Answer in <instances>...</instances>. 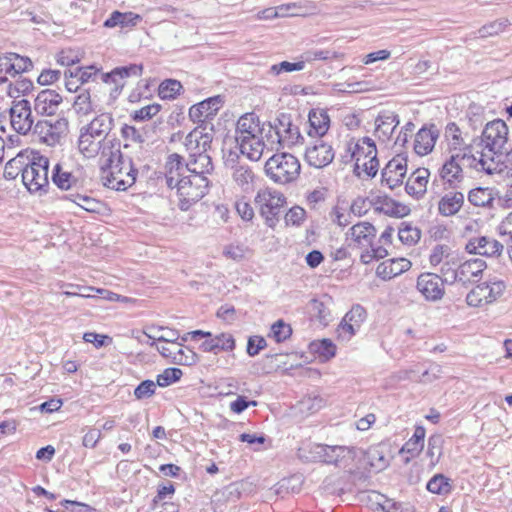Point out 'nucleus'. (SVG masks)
I'll list each match as a JSON object with an SVG mask.
<instances>
[{
  "label": "nucleus",
  "instance_id": "680f3d73",
  "mask_svg": "<svg viewBox=\"0 0 512 512\" xmlns=\"http://www.w3.org/2000/svg\"><path fill=\"white\" fill-rule=\"evenodd\" d=\"M366 316V310L361 305H354L350 311L345 314L343 319L360 329L362 323L366 319Z\"/></svg>",
  "mask_w": 512,
  "mask_h": 512
},
{
  "label": "nucleus",
  "instance_id": "4be33fe9",
  "mask_svg": "<svg viewBox=\"0 0 512 512\" xmlns=\"http://www.w3.org/2000/svg\"><path fill=\"white\" fill-rule=\"evenodd\" d=\"M274 127L278 129V133H280V138H282L284 145L290 147L304 142V137L299 127L293 123L290 114L281 113L275 119Z\"/></svg>",
  "mask_w": 512,
  "mask_h": 512
},
{
  "label": "nucleus",
  "instance_id": "4468645a",
  "mask_svg": "<svg viewBox=\"0 0 512 512\" xmlns=\"http://www.w3.org/2000/svg\"><path fill=\"white\" fill-rule=\"evenodd\" d=\"M9 116L11 126L18 134L26 135L30 132L34 121L28 100H13L9 108Z\"/></svg>",
  "mask_w": 512,
  "mask_h": 512
},
{
  "label": "nucleus",
  "instance_id": "9d476101",
  "mask_svg": "<svg viewBox=\"0 0 512 512\" xmlns=\"http://www.w3.org/2000/svg\"><path fill=\"white\" fill-rule=\"evenodd\" d=\"M509 129L506 123L501 119L493 120L486 124L481 135V142L484 149L479 155H496L504 149L508 140Z\"/></svg>",
  "mask_w": 512,
  "mask_h": 512
},
{
  "label": "nucleus",
  "instance_id": "f257e3e1",
  "mask_svg": "<svg viewBox=\"0 0 512 512\" xmlns=\"http://www.w3.org/2000/svg\"><path fill=\"white\" fill-rule=\"evenodd\" d=\"M165 169L167 186L177 189L179 208L182 211H187L208 192V178L179 171V154L173 153L168 156Z\"/></svg>",
  "mask_w": 512,
  "mask_h": 512
},
{
  "label": "nucleus",
  "instance_id": "f8f14e48",
  "mask_svg": "<svg viewBox=\"0 0 512 512\" xmlns=\"http://www.w3.org/2000/svg\"><path fill=\"white\" fill-rule=\"evenodd\" d=\"M506 286L503 281H489L478 284L466 296V303L472 307H480L492 303L500 297Z\"/></svg>",
  "mask_w": 512,
  "mask_h": 512
},
{
  "label": "nucleus",
  "instance_id": "5fc2aeb1",
  "mask_svg": "<svg viewBox=\"0 0 512 512\" xmlns=\"http://www.w3.org/2000/svg\"><path fill=\"white\" fill-rule=\"evenodd\" d=\"M509 25V21L506 18H501L495 21H492L488 24L483 25L479 30L480 37H490L494 35H498Z\"/></svg>",
  "mask_w": 512,
  "mask_h": 512
},
{
  "label": "nucleus",
  "instance_id": "0e129e2a",
  "mask_svg": "<svg viewBox=\"0 0 512 512\" xmlns=\"http://www.w3.org/2000/svg\"><path fill=\"white\" fill-rule=\"evenodd\" d=\"M160 110H161L160 104H156V103L150 104V105L142 107L139 110L134 111V113L132 114V118L135 121L149 120L152 117H154L155 115H157Z\"/></svg>",
  "mask_w": 512,
  "mask_h": 512
},
{
  "label": "nucleus",
  "instance_id": "de8ad7c7",
  "mask_svg": "<svg viewBox=\"0 0 512 512\" xmlns=\"http://www.w3.org/2000/svg\"><path fill=\"white\" fill-rule=\"evenodd\" d=\"M429 492L437 495H447L452 490L451 480L444 474H435L427 483Z\"/></svg>",
  "mask_w": 512,
  "mask_h": 512
},
{
  "label": "nucleus",
  "instance_id": "09e8293b",
  "mask_svg": "<svg viewBox=\"0 0 512 512\" xmlns=\"http://www.w3.org/2000/svg\"><path fill=\"white\" fill-rule=\"evenodd\" d=\"M364 455L367 463L375 471H382L389 464L384 452L379 447H370Z\"/></svg>",
  "mask_w": 512,
  "mask_h": 512
},
{
  "label": "nucleus",
  "instance_id": "f704fd0d",
  "mask_svg": "<svg viewBox=\"0 0 512 512\" xmlns=\"http://www.w3.org/2000/svg\"><path fill=\"white\" fill-rule=\"evenodd\" d=\"M310 129L309 136L322 138L329 130L330 117L327 111L323 109H312L308 115Z\"/></svg>",
  "mask_w": 512,
  "mask_h": 512
},
{
  "label": "nucleus",
  "instance_id": "4d7b16f0",
  "mask_svg": "<svg viewBox=\"0 0 512 512\" xmlns=\"http://www.w3.org/2000/svg\"><path fill=\"white\" fill-rule=\"evenodd\" d=\"M304 69V61L288 62L282 61L278 64H274L269 68L268 73L274 76L281 74L282 72H294L301 71Z\"/></svg>",
  "mask_w": 512,
  "mask_h": 512
},
{
  "label": "nucleus",
  "instance_id": "1a4fd4ad",
  "mask_svg": "<svg viewBox=\"0 0 512 512\" xmlns=\"http://www.w3.org/2000/svg\"><path fill=\"white\" fill-rule=\"evenodd\" d=\"M143 73L142 64H129L119 66L110 72L100 74L101 81L109 87V103L115 102L121 95L126 85V80L130 77H140Z\"/></svg>",
  "mask_w": 512,
  "mask_h": 512
},
{
  "label": "nucleus",
  "instance_id": "f03ea898",
  "mask_svg": "<svg viewBox=\"0 0 512 512\" xmlns=\"http://www.w3.org/2000/svg\"><path fill=\"white\" fill-rule=\"evenodd\" d=\"M106 168H103V184L117 191H125L136 182L138 170L134 167L132 159L124 155L119 149L110 151Z\"/></svg>",
  "mask_w": 512,
  "mask_h": 512
},
{
  "label": "nucleus",
  "instance_id": "ddd939ff",
  "mask_svg": "<svg viewBox=\"0 0 512 512\" xmlns=\"http://www.w3.org/2000/svg\"><path fill=\"white\" fill-rule=\"evenodd\" d=\"M480 169L488 175L509 176L512 174V148L496 155H479Z\"/></svg>",
  "mask_w": 512,
  "mask_h": 512
},
{
  "label": "nucleus",
  "instance_id": "603ef678",
  "mask_svg": "<svg viewBox=\"0 0 512 512\" xmlns=\"http://www.w3.org/2000/svg\"><path fill=\"white\" fill-rule=\"evenodd\" d=\"M182 89V85L179 81L174 79L164 80L158 88V94L161 99H174Z\"/></svg>",
  "mask_w": 512,
  "mask_h": 512
},
{
  "label": "nucleus",
  "instance_id": "3c124183",
  "mask_svg": "<svg viewBox=\"0 0 512 512\" xmlns=\"http://www.w3.org/2000/svg\"><path fill=\"white\" fill-rule=\"evenodd\" d=\"M198 361L197 354L189 347L180 346L172 356V363L177 365L192 366Z\"/></svg>",
  "mask_w": 512,
  "mask_h": 512
},
{
  "label": "nucleus",
  "instance_id": "774afa93",
  "mask_svg": "<svg viewBox=\"0 0 512 512\" xmlns=\"http://www.w3.org/2000/svg\"><path fill=\"white\" fill-rule=\"evenodd\" d=\"M306 216V211L300 206L292 207L285 214V223L287 225L299 226L302 224Z\"/></svg>",
  "mask_w": 512,
  "mask_h": 512
},
{
  "label": "nucleus",
  "instance_id": "dca6fc26",
  "mask_svg": "<svg viewBox=\"0 0 512 512\" xmlns=\"http://www.w3.org/2000/svg\"><path fill=\"white\" fill-rule=\"evenodd\" d=\"M407 172V158L402 154L393 157L382 170V183L395 189L403 183Z\"/></svg>",
  "mask_w": 512,
  "mask_h": 512
},
{
  "label": "nucleus",
  "instance_id": "39448f33",
  "mask_svg": "<svg viewBox=\"0 0 512 512\" xmlns=\"http://www.w3.org/2000/svg\"><path fill=\"white\" fill-rule=\"evenodd\" d=\"M28 154L23 170V184L32 193L45 191L49 186V160L37 151H29Z\"/></svg>",
  "mask_w": 512,
  "mask_h": 512
},
{
  "label": "nucleus",
  "instance_id": "b1692460",
  "mask_svg": "<svg viewBox=\"0 0 512 512\" xmlns=\"http://www.w3.org/2000/svg\"><path fill=\"white\" fill-rule=\"evenodd\" d=\"M465 249L470 254L493 257L501 254L503 245L492 237L479 236L471 238L467 242Z\"/></svg>",
  "mask_w": 512,
  "mask_h": 512
},
{
  "label": "nucleus",
  "instance_id": "c756f323",
  "mask_svg": "<svg viewBox=\"0 0 512 512\" xmlns=\"http://www.w3.org/2000/svg\"><path fill=\"white\" fill-rule=\"evenodd\" d=\"M439 136V131L435 125H431L429 128H421L414 140V150L418 155H427L430 153L436 143Z\"/></svg>",
  "mask_w": 512,
  "mask_h": 512
},
{
  "label": "nucleus",
  "instance_id": "7c9ffc66",
  "mask_svg": "<svg viewBox=\"0 0 512 512\" xmlns=\"http://www.w3.org/2000/svg\"><path fill=\"white\" fill-rule=\"evenodd\" d=\"M411 262L406 258L389 259L381 262L376 268V275L383 280H390L409 270Z\"/></svg>",
  "mask_w": 512,
  "mask_h": 512
},
{
  "label": "nucleus",
  "instance_id": "e433bc0d",
  "mask_svg": "<svg viewBox=\"0 0 512 512\" xmlns=\"http://www.w3.org/2000/svg\"><path fill=\"white\" fill-rule=\"evenodd\" d=\"M429 176L430 171L427 168L416 169L406 182L407 193L417 198L421 197L426 192Z\"/></svg>",
  "mask_w": 512,
  "mask_h": 512
},
{
  "label": "nucleus",
  "instance_id": "c03bdc74",
  "mask_svg": "<svg viewBox=\"0 0 512 512\" xmlns=\"http://www.w3.org/2000/svg\"><path fill=\"white\" fill-rule=\"evenodd\" d=\"M29 151H21L14 158L10 159L4 168V177L7 180L15 179L20 173L23 176Z\"/></svg>",
  "mask_w": 512,
  "mask_h": 512
},
{
  "label": "nucleus",
  "instance_id": "a19ab883",
  "mask_svg": "<svg viewBox=\"0 0 512 512\" xmlns=\"http://www.w3.org/2000/svg\"><path fill=\"white\" fill-rule=\"evenodd\" d=\"M266 147L263 134L255 135L248 139V143L239 146L240 152L252 161L261 159Z\"/></svg>",
  "mask_w": 512,
  "mask_h": 512
},
{
  "label": "nucleus",
  "instance_id": "5701e85b",
  "mask_svg": "<svg viewBox=\"0 0 512 512\" xmlns=\"http://www.w3.org/2000/svg\"><path fill=\"white\" fill-rule=\"evenodd\" d=\"M174 495L173 483L158 485L157 494L149 505V512H178L179 506L172 501Z\"/></svg>",
  "mask_w": 512,
  "mask_h": 512
},
{
  "label": "nucleus",
  "instance_id": "864d4df0",
  "mask_svg": "<svg viewBox=\"0 0 512 512\" xmlns=\"http://www.w3.org/2000/svg\"><path fill=\"white\" fill-rule=\"evenodd\" d=\"M263 136L265 138V144L267 149L269 150H278L280 147H285L284 142H282V138H280V133H278V129H275L274 124L268 123L265 124V131L263 132Z\"/></svg>",
  "mask_w": 512,
  "mask_h": 512
},
{
  "label": "nucleus",
  "instance_id": "72a5a7b5",
  "mask_svg": "<svg viewBox=\"0 0 512 512\" xmlns=\"http://www.w3.org/2000/svg\"><path fill=\"white\" fill-rule=\"evenodd\" d=\"M235 348V340L230 333H220L210 336L200 345L203 352L218 354L220 351H232Z\"/></svg>",
  "mask_w": 512,
  "mask_h": 512
},
{
  "label": "nucleus",
  "instance_id": "2f4dec72",
  "mask_svg": "<svg viewBox=\"0 0 512 512\" xmlns=\"http://www.w3.org/2000/svg\"><path fill=\"white\" fill-rule=\"evenodd\" d=\"M213 136L211 133H203L194 129L185 138V146L189 154H207L211 148Z\"/></svg>",
  "mask_w": 512,
  "mask_h": 512
},
{
  "label": "nucleus",
  "instance_id": "c85d7f7f",
  "mask_svg": "<svg viewBox=\"0 0 512 512\" xmlns=\"http://www.w3.org/2000/svg\"><path fill=\"white\" fill-rule=\"evenodd\" d=\"M231 169L232 179L242 192L249 193L254 190L257 176L249 165L238 162Z\"/></svg>",
  "mask_w": 512,
  "mask_h": 512
},
{
  "label": "nucleus",
  "instance_id": "7ed1b4c3",
  "mask_svg": "<svg viewBox=\"0 0 512 512\" xmlns=\"http://www.w3.org/2000/svg\"><path fill=\"white\" fill-rule=\"evenodd\" d=\"M376 228L369 222L363 221L354 224L347 232L348 246L364 249L360 255L363 264H370L373 260L383 259L388 251L381 245H375Z\"/></svg>",
  "mask_w": 512,
  "mask_h": 512
},
{
  "label": "nucleus",
  "instance_id": "aec40b11",
  "mask_svg": "<svg viewBox=\"0 0 512 512\" xmlns=\"http://www.w3.org/2000/svg\"><path fill=\"white\" fill-rule=\"evenodd\" d=\"M444 278L435 273H423L417 279V289L430 301H437L444 296Z\"/></svg>",
  "mask_w": 512,
  "mask_h": 512
},
{
  "label": "nucleus",
  "instance_id": "ea45409f",
  "mask_svg": "<svg viewBox=\"0 0 512 512\" xmlns=\"http://www.w3.org/2000/svg\"><path fill=\"white\" fill-rule=\"evenodd\" d=\"M63 198L90 213L100 214L104 208L103 202L86 194L68 193Z\"/></svg>",
  "mask_w": 512,
  "mask_h": 512
},
{
  "label": "nucleus",
  "instance_id": "0eeeda50",
  "mask_svg": "<svg viewBox=\"0 0 512 512\" xmlns=\"http://www.w3.org/2000/svg\"><path fill=\"white\" fill-rule=\"evenodd\" d=\"M254 202L260 215L265 219L266 225L274 228L279 222L281 209L286 202L284 195L277 190L266 187L257 192Z\"/></svg>",
  "mask_w": 512,
  "mask_h": 512
},
{
  "label": "nucleus",
  "instance_id": "423d86ee",
  "mask_svg": "<svg viewBox=\"0 0 512 512\" xmlns=\"http://www.w3.org/2000/svg\"><path fill=\"white\" fill-rule=\"evenodd\" d=\"M300 169L299 160L289 153L275 154L265 164L267 176L279 184H286L296 180L300 174Z\"/></svg>",
  "mask_w": 512,
  "mask_h": 512
},
{
  "label": "nucleus",
  "instance_id": "58836bf2",
  "mask_svg": "<svg viewBox=\"0 0 512 512\" xmlns=\"http://www.w3.org/2000/svg\"><path fill=\"white\" fill-rule=\"evenodd\" d=\"M98 104L92 98L90 90H80L73 102V109L79 116H88L97 112Z\"/></svg>",
  "mask_w": 512,
  "mask_h": 512
},
{
  "label": "nucleus",
  "instance_id": "a18cd8bd",
  "mask_svg": "<svg viewBox=\"0 0 512 512\" xmlns=\"http://www.w3.org/2000/svg\"><path fill=\"white\" fill-rule=\"evenodd\" d=\"M52 181L61 190H70L78 184V179L72 173L64 171L59 163L53 167Z\"/></svg>",
  "mask_w": 512,
  "mask_h": 512
},
{
  "label": "nucleus",
  "instance_id": "9b49d317",
  "mask_svg": "<svg viewBox=\"0 0 512 512\" xmlns=\"http://www.w3.org/2000/svg\"><path fill=\"white\" fill-rule=\"evenodd\" d=\"M360 168L369 177H374L378 172L379 161L376 144L369 137H363L356 142L355 171Z\"/></svg>",
  "mask_w": 512,
  "mask_h": 512
},
{
  "label": "nucleus",
  "instance_id": "f3484780",
  "mask_svg": "<svg viewBox=\"0 0 512 512\" xmlns=\"http://www.w3.org/2000/svg\"><path fill=\"white\" fill-rule=\"evenodd\" d=\"M224 98L221 95L209 97L189 109V117L194 123L212 120L222 108Z\"/></svg>",
  "mask_w": 512,
  "mask_h": 512
},
{
  "label": "nucleus",
  "instance_id": "8fccbe9b",
  "mask_svg": "<svg viewBox=\"0 0 512 512\" xmlns=\"http://www.w3.org/2000/svg\"><path fill=\"white\" fill-rule=\"evenodd\" d=\"M399 240L406 245L416 244L421 237V231L411 223L402 222L398 229Z\"/></svg>",
  "mask_w": 512,
  "mask_h": 512
},
{
  "label": "nucleus",
  "instance_id": "338daca9",
  "mask_svg": "<svg viewBox=\"0 0 512 512\" xmlns=\"http://www.w3.org/2000/svg\"><path fill=\"white\" fill-rule=\"evenodd\" d=\"M374 205H376L375 209L377 211L384 212L385 214L388 215H398V204L388 197H377L376 201L374 202Z\"/></svg>",
  "mask_w": 512,
  "mask_h": 512
},
{
  "label": "nucleus",
  "instance_id": "37998d69",
  "mask_svg": "<svg viewBox=\"0 0 512 512\" xmlns=\"http://www.w3.org/2000/svg\"><path fill=\"white\" fill-rule=\"evenodd\" d=\"M100 69L95 65H89L86 67H76L75 69H67L64 72L66 78H77L80 84L84 85L91 81H95L98 77L100 78Z\"/></svg>",
  "mask_w": 512,
  "mask_h": 512
},
{
  "label": "nucleus",
  "instance_id": "2eb2a0df",
  "mask_svg": "<svg viewBox=\"0 0 512 512\" xmlns=\"http://www.w3.org/2000/svg\"><path fill=\"white\" fill-rule=\"evenodd\" d=\"M265 131V123L261 125L259 117L255 113H246L242 115L235 128V141L237 146L248 143V139Z\"/></svg>",
  "mask_w": 512,
  "mask_h": 512
},
{
  "label": "nucleus",
  "instance_id": "bb28decb",
  "mask_svg": "<svg viewBox=\"0 0 512 512\" xmlns=\"http://www.w3.org/2000/svg\"><path fill=\"white\" fill-rule=\"evenodd\" d=\"M114 125V119L109 113H101L97 115L90 123L83 126L90 135L96 137V140H100L106 143L107 146L111 144V140H108V135L111 132Z\"/></svg>",
  "mask_w": 512,
  "mask_h": 512
},
{
  "label": "nucleus",
  "instance_id": "6e6552de",
  "mask_svg": "<svg viewBox=\"0 0 512 512\" xmlns=\"http://www.w3.org/2000/svg\"><path fill=\"white\" fill-rule=\"evenodd\" d=\"M460 258L459 252L449 245L437 244L431 250L429 261L432 266L441 265L439 270L441 277L446 284L452 285L456 283V270L460 265Z\"/></svg>",
  "mask_w": 512,
  "mask_h": 512
},
{
  "label": "nucleus",
  "instance_id": "052dcab7",
  "mask_svg": "<svg viewBox=\"0 0 512 512\" xmlns=\"http://www.w3.org/2000/svg\"><path fill=\"white\" fill-rule=\"evenodd\" d=\"M271 331L276 342L280 343L288 339L292 334V328L283 320H277L271 327Z\"/></svg>",
  "mask_w": 512,
  "mask_h": 512
},
{
  "label": "nucleus",
  "instance_id": "473e14b6",
  "mask_svg": "<svg viewBox=\"0 0 512 512\" xmlns=\"http://www.w3.org/2000/svg\"><path fill=\"white\" fill-rule=\"evenodd\" d=\"M486 267V262L482 259L475 258L462 262L460 258V265H458L456 270V282L465 285L471 282L473 277H478Z\"/></svg>",
  "mask_w": 512,
  "mask_h": 512
},
{
  "label": "nucleus",
  "instance_id": "20e7f679",
  "mask_svg": "<svg viewBox=\"0 0 512 512\" xmlns=\"http://www.w3.org/2000/svg\"><path fill=\"white\" fill-rule=\"evenodd\" d=\"M465 168L482 172L479 156L473 155L467 148L452 154L442 165L439 175L444 185L452 189L459 188L464 180Z\"/></svg>",
  "mask_w": 512,
  "mask_h": 512
},
{
  "label": "nucleus",
  "instance_id": "bf43d9fd",
  "mask_svg": "<svg viewBox=\"0 0 512 512\" xmlns=\"http://www.w3.org/2000/svg\"><path fill=\"white\" fill-rule=\"evenodd\" d=\"M316 353L325 360L333 358L336 354V345L330 339H322L317 343H313Z\"/></svg>",
  "mask_w": 512,
  "mask_h": 512
},
{
  "label": "nucleus",
  "instance_id": "a211bd4d",
  "mask_svg": "<svg viewBox=\"0 0 512 512\" xmlns=\"http://www.w3.org/2000/svg\"><path fill=\"white\" fill-rule=\"evenodd\" d=\"M335 158V151L332 145L326 143L322 139H318L315 143L308 147L305 152L307 163L315 168H324L328 166Z\"/></svg>",
  "mask_w": 512,
  "mask_h": 512
},
{
  "label": "nucleus",
  "instance_id": "4c0bfd02",
  "mask_svg": "<svg viewBox=\"0 0 512 512\" xmlns=\"http://www.w3.org/2000/svg\"><path fill=\"white\" fill-rule=\"evenodd\" d=\"M464 204L462 192H450L445 194L438 203V211L442 216H453L460 211Z\"/></svg>",
  "mask_w": 512,
  "mask_h": 512
},
{
  "label": "nucleus",
  "instance_id": "6ab92c4d",
  "mask_svg": "<svg viewBox=\"0 0 512 512\" xmlns=\"http://www.w3.org/2000/svg\"><path fill=\"white\" fill-rule=\"evenodd\" d=\"M179 171L208 178L214 171L212 158L208 154H189L188 161L184 163L183 157L179 155Z\"/></svg>",
  "mask_w": 512,
  "mask_h": 512
},
{
  "label": "nucleus",
  "instance_id": "c9c22d12",
  "mask_svg": "<svg viewBox=\"0 0 512 512\" xmlns=\"http://www.w3.org/2000/svg\"><path fill=\"white\" fill-rule=\"evenodd\" d=\"M142 21V16L134 12L113 11L104 21L103 26L106 28H134Z\"/></svg>",
  "mask_w": 512,
  "mask_h": 512
},
{
  "label": "nucleus",
  "instance_id": "6e6d98bb",
  "mask_svg": "<svg viewBox=\"0 0 512 512\" xmlns=\"http://www.w3.org/2000/svg\"><path fill=\"white\" fill-rule=\"evenodd\" d=\"M182 375L183 372L179 368H166L161 374L157 376V385L160 387H167L179 381Z\"/></svg>",
  "mask_w": 512,
  "mask_h": 512
},
{
  "label": "nucleus",
  "instance_id": "79ce46f5",
  "mask_svg": "<svg viewBox=\"0 0 512 512\" xmlns=\"http://www.w3.org/2000/svg\"><path fill=\"white\" fill-rule=\"evenodd\" d=\"M425 434V428L417 426L412 437L402 446L400 453L409 454L411 457L418 456L424 448Z\"/></svg>",
  "mask_w": 512,
  "mask_h": 512
},
{
  "label": "nucleus",
  "instance_id": "49530a36",
  "mask_svg": "<svg viewBox=\"0 0 512 512\" xmlns=\"http://www.w3.org/2000/svg\"><path fill=\"white\" fill-rule=\"evenodd\" d=\"M468 201L476 207H492L494 193L490 188L476 187L468 193Z\"/></svg>",
  "mask_w": 512,
  "mask_h": 512
},
{
  "label": "nucleus",
  "instance_id": "e2e57ef3",
  "mask_svg": "<svg viewBox=\"0 0 512 512\" xmlns=\"http://www.w3.org/2000/svg\"><path fill=\"white\" fill-rule=\"evenodd\" d=\"M13 77L17 74L30 71L33 68V62L29 57L21 56L17 53H13Z\"/></svg>",
  "mask_w": 512,
  "mask_h": 512
},
{
  "label": "nucleus",
  "instance_id": "69168bd1",
  "mask_svg": "<svg viewBox=\"0 0 512 512\" xmlns=\"http://www.w3.org/2000/svg\"><path fill=\"white\" fill-rule=\"evenodd\" d=\"M324 406V400L319 396H308L300 401L302 412L315 413Z\"/></svg>",
  "mask_w": 512,
  "mask_h": 512
},
{
  "label": "nucleus",
  "instance_id": "13d9d810",
  "mask_svg": "<svg viewBox=\"0 0 512 512\" xmlns=\"http://www.w3.org/2000/svg\"><path fill=\"white\" fill-rule=\"evenodd\" d=\"M151 330H166V333L163 334V335H160V336H156V335H150L146 332L145 335H147L150 339H152L153 341L149 344L150 346H155V341H159V342H168V343H172V344H175L177 343V340L179 339V332L177 330H174V329H168V328H164V327H161V326H158V327H151L150 328Z\"/></svg>",
  "mask_w": 512,
  "mask_h": 512
},
{
  "label": "nucleus",
  "instance_id": "412c9836",
  "mask_svg": "<svg viewBox=\"0 0 512 512\" xmlns=\"http://www.w3.org/2000/svg\"><path fill=\"white\" fill-rule=\"evenodd\" d=\"M317 454L322 458L323 462L327 464H338L353 461L357 456L358 450L355 447L348 446H329V445H318Z\"/></svg>",
  "mask_w": 512,
  "mask_h": 512
},
{
  "label": "nucleus",
  "instance_id": "393cba45",
  "mask_svg": "<svg viewBox=\"0 0 512 512\" xmlns=\"http://www.w3.org/2000/svg\"><path fill=\"white\" fill-rule=\"evenodd\" d=\"M62 96L52 89H44L38 93L34 100V110L42 116H53L57 113Z\"/></svg>",
  "mask_w": 512,
  "mask_h": 512
},
{
  "label": "nucleus",
  "instance_id": "cd10ccee",
  "mask_svg": "<svg viewBox=\"0 0 512 512\" xmlns=\"http://www.w3.org/2000/svg\"><path fill=\"white\" fill-rule=\"evenodd\" d=\"M399 124V116L395 112L382 111L375 119V135L379 140L387 142Z\"/></svg>",
  "mask_w": 512,
  "mask_h": 512
},
{
  "label": "nucleus",
  "instance_id": "a878e982",
  "mask_svg": "<svg viewBox=\"0 0 512 512\" xmlns=\"http://www.w3.org/2000/svg\"><path fill=\"white\" fill-rule=\"evenodd\" d=\"M78 148L87 158L95 157L99 152H101L103 156H108L109 152L112 151L110 146H107L106 143L100 140H96V137L90 135L83 127L80 129Z\"/></svg>",
  "mask_w": 512,
  "mask_h": 512
}]
</instances>
